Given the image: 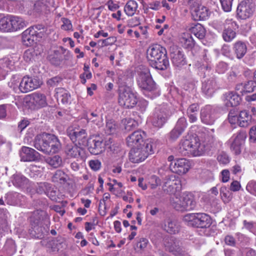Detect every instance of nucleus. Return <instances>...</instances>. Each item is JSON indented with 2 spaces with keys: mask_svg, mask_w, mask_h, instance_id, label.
<instances>
[{
  "mask_svg": "<svg viewBox=\"0 0 256 256\" xmlns=\"http://www.w3.org/2000/svg\"><path fill=\"white\" fill-rule=\"evenodd\" d=\"M50 184L47 182L40 183L36 188V192L38 194L46 193L50 188Z\"/></svg>",
  "mask_w": 256,
  "mask_h": 256,
  "instance_id": "obj_60",
  "label": "nucleus"
},
{
  "mask_svg": "<svg viewBox=\"0 0 256 256\" xmlns=\"http://www.w3.org/2000/svg\"><path fill=\"white\" fill-rule=\"evenodd\" d=\"M182 134V132L174 127L168 134V138L171 141H176Z\"/></svg>",
  "mask_w": 256,
  "mask_h": 256,
  "instance_id": "obj_54",
  "label": "nucleus"
},
{
  "mask_svg": "<svg viewBox=\"0 0 256 256\" xmlns=\"http://www.w3.org/2000/svg\"><path fill=\"white\" fill-rule=\"evenodd\" d=\"M36 54L33 50H27L24 54V58L27 62H30L34 60Z\"/></svg>",
  "mask_w": 256,
  "mask_h": 256,
  "instance_id": "obj_56",
  "label": "nucleus"
},
{
  "mask_svg": "<svg viewBox=\"0 0 256 256\" xmlns=\"http://www.w3.org/2000/svg\"><path fill=\"white\" fill-rule=\"evenodd\" d=\"M67 134L71 140L79 146H85L87 144V133L86 130L74 129L69 128L67 130Z\"/></svg>",
  "mask_w": 256,
  "mask_h": 256,
  "instance_id": "obj_10",
  "label": "nucleus"
},
{
  "mask_svg": "<svg viewBox=\"0 0 256 256\" xmlns=\"http://www.w3.org/2000/svg\"><path fill=\"white\" fill-rule=\"evenodd\" d=\"M49 134L44 132L37 135L34 142V146L38 150L44 153L49 137Z\"/></svg>",
  "mask_w": 256,
  "mask_h": 256,
  "instance_id": "obj_24",
  "label": "nucleus"
},
{
  "mask_svg": "<svg viewBox=\"0 0 256 256\" xmlns=\"http://www.w3.org/2000/svg\"><path fill=\"white\" fill-rule=\"evenodd\" d=\"M42 82L36 78L24 76L19 84V90L26 93L38 88Z\"/></svg>",
  "mask_w": 256,
  "mask_h": 256,
  "instance_id": "obj_13",
  "label": "nucleus"
},
{
  "mask_svg": "<svg viewBox=\"0 0 256 256\" xmlns=\"http://www.w3.org/2000/svg\"><path fill=\"white\" fill-rule=\"evenodd\" d=\"M254 9V3H250L248 0H244L238 6L236 15L241 20H246L252 16Z\"/></svg>",
  "mask_w": 256,
  "mask_h": 256,
  "instance_id": "obj_11",
  "label": "nucleus"
},
{
  "mask_svg": "<svg viewBox=\"0 0 256 256\" xmlns=\"http://www.w3.org/2000/svg\"><path fill=\"white\" fill-rule=\"evenodd\" d=\"M116 128V125L115 122L110 120L107 121L106 126V131L108 134H111L114 132Z\"/></svg>",
  "mask_w": 256,
  "mask_h": 256,
  "instance_id": "obj_55",
  "label": "nucleus"
},
{
  "mask_svg": "<svg viewBox=\"0 0 256 256\" xmlns=\"http://www.w3.org/2000/svg\"><path fill=\"white\" fill-rule=\"evenodd\" d=\"M183 220L188 226L202 228H208L212 224L210 216L205 213L186 214Z\"/></svg>",
  "mask_w": 256,
  "mask_h": 256,
  "instance_id": "obj_4",
  "label": "nucleus"
},
{
  "mask_svg": "<svg viewBox=\"0 0 256 256\" xmlns=\"http://www.w3.org/2000/svg\"><path fill=\"white\" fill-rule=\"evenodd\" d=\"M164 229L170 234H178L180 229V226L177 220L171 218H167L164 221Z\"/></svg>",
  "mask_w": 256,
  "mask_h": 256,
  "instance_id": "obj_27",
  "label": "nucleus"
},
{
  "mask_svg": "<svg viewBox=\"0 0 256 256\" xmlns=\"http://www.w3.org/2000/svg\"><path fill=\"white\" fill-rule=\"evenodd\" d=\"M218 142L213 136H208L206 138L204 144H201L205 147L204 152L216 148L218 146Z\"/></svg>",
  "mask_w": 256,
  "mask_h": 256,
  "instance_id": "obj_47",
  "label": "nucleus"
},
{
  "mask_svg": "<svg viewBox=\"0 0 256 256\" xmlns=\"http://www.w3.org/2000/svg\"><path fill=\"white\" fill-rule=\"evenodd\" d=\"M9 216L6 210L0 209V225H6Z\"/></svg>",
  "mask_w": 256,
  "mask_h": 256,
  "instance_id": "obj_62",
  "label": "nucleus"
},
{
  "mask_svg": "<svg viewBox=\"0 0 256 256\" xmlns=\"http://www.w3.org/2000/svg\"><path fill=\"white\" fill-rule=\"evenodd\" d=\"M47 217L46 213L42 210H37L32 212L30 216V224H40Z\"/></svg>",
  "mask_w": 256,
  "mask_h": 256,
  "instance_id": "obj_33",
  "label": "nucleus"
},
{
  "mask_svg": "<svg viewBox=\"0 0 256 256\" xmlns=\"http://www.w3.org/2000/svg\"><path fill=\"white\" fill-rule=\"evenodd\" d=\"M12 14H7L4 16L2 14H0V29L4 32H12Z\"/></svg>",
  "mask_w": 256,
  "mask_h": 256,
  "instance_id": "obj_32",
  "label": "nucleus"
},
{
  "mask_svg": "<svg viewBox=\"0 0 256 256\" xmlns=\"http://www.w3.org/2000/svg\"><path fill=\"white\" fill-rule=\"evenodd\" d=\"M136 96L130 89L120 90L119 94L118 103L126 108H132L137 104Z\"/></svg>",
  "mask_w": 256,
  "mask_h": 256,
  "instance_id": "obj_8",
  "label": "nucleus"
},
{
  "mask_svg": "<svg viewBox=\"0 0 256 256\" xmlns=\"http://www.w3.org/2000/svg\"><path fill=\"white\" fill-rule=\"evenodd\" d=\"M180 181L176 178L175 176H166L164 180L162 189L164 191L170 194H174L180 189Z\"/></svg>",
  "mask_w": 256,
  "mask_h": 256,
  "instance_id": "obj_12",
  "label": "nucleus"
},
{
  "mask_svg": "<svg viewBox=\"0 0 256 256\" xmlns=\"http://www.w3.org/2000/svg\"><path fill=\"white\" fill-rule=\"evenodd\" d=\"M34 32L29 28L24 30L22 34V40L24 44L28 46H30L39 41L34 34Z\"/></svg>",
  "mask_w": 256,
  "mask_h": 256,
  "instance_id": "obj_29",
  "label": "nucleus"
},
{
  "mask_svg": "<svg viewBox=\"0 0 256 256\" xmlns=\"http://www.w3.org/2000/svg\"><path fill=\"white\" fill-rule=\"evenodd\" d=\"M30 234L35 238L42 239L46 233L48 232L47 228L43 226L42 224H31Z\"/></svg>",
  "mask_w": 256,
  "mask_h": 256,
  "instance_id": "obj_31",
  "label": "nucleus"
},
{
  "mask_svg": "<svg viewBox=\"0 0 256 256\" xmlns=\"http://www.w3.org/2000/svg\"><path fill=\"white\" fill-rule=\"evenodd\" d=\"M137 84L142 90L152 92L156 89V84L153 80L149 69L144 66L140 68L137 78Z\"/></svg>",
  "mask_w": 256,
  "mask_h": 256,
  "instance_id": "obj_6",
  "label": "nucleus"
},
{
  "mask_svg": "<svg viewBox=\"0 0 256 256\" xmlns=\"http://www.w3.org/2000/svg\"><path fill=\"white\" fill-rule=\"evenodd\" d=\"M88 163L90 168L94 171H98L101 168V162L98 160H90Z\"/></svg>",
  "mask_w": 256,
  "mask_h": 256,
  "instance_id": "obj_64",
  "label": "nucleus"
},
{
  "mask_svg": "<svg viewBox=\"0 0 256 256\" xmlns=\"http://www.w3.org/2000/svg\"><path fill=\"white\" fill-rule=\"evenodd\" d=\"M252 116L246 110H242L240 112L238 122L241 127H246L251 123Z\"/></svg>",
  "mask_w": 256,
  "mask_h": 256,
  "instance_id": "obj_37",
  "label": "nucleus"
},
{
  "mask_svg": "<svg viewBox=\"0 0 256 256\" xmlns=\"http://www.w3.org/2000/svg\"><path fill=\"white\" fill-rule=\"evenodd\" d=\"M146 134L142 130H136L129 135L126 139L127 145L132 148L142 146Z\"/></svg>",
  "mask_w": 256,
  "mask_h": 256,
  "instance_id": "obj_15",
  "label": "nucleus"
},
{
  "mask_svg": "<svg viewBox=\"0 0 256 256\" xmlns=\"http://www.w3.org/2000/svg\"><path fill=\"white\" fill-rule=\"evenodd\" d=\"M4 248L8 252L13 253L16 251V246L14 241L12 239H8L4 244Z\"/></svg>",
  "mask_w": 256,
  "mask_h": 256,
  "instance_id": "obj_57",
  "label": "nucleus"
},
{
  "mask_svg": "<svg viewBox=\"0 0 256 256\" xmlns=\"http://www.w3.org/2000/svg\"><path fill=\"white\" fill-rule=\"evenodd\" d=\"M232 50L236 58L238 60H240L246 54L247 46L244 42L238 40L234 44Z\"/></svg>",
  "mask_w": 256,
  "mask_h": 256,
  "instance_id": "obj_28",
  "label": "nucleus"
},
{
  "mask_svg": "<svg viewBox=\"0 0 256 256\" xmlns=\"http://www.w3.org/2000/svg\"><path fill=\"white\" fill-rule=\"evenodd\" d=\"M224 101L226 107H234L238 106L241 101L239 94L234 92H228L224 95Z\"/></svg>",
  "mask_w": 256,
  "mask_h": 256,
  "instance_id": "obj_25",
  "label": "nucleus"
},
{
  "mask_svg": "<svg viewBox=\"0 0 256 256\" xmlns=\"http://www.w3.org/2000/svg\"><path fill=\"white\" fill-rule=\"evenodd\" d=\"M182 46L187 49H192L194 46V41L189 34H184L180 39Z\"/></svg>",
  "mask_w": 256,
  "mask_h": 256,
  "instance_id": "obj_48",
  "label": "nucleus"
},
{
  "mask_svg": "<svg viewBox=\"0 0 256 256\" xmlns=\"http://www.w3.org/2000/svg\"><path fill=\"white\" fill-rule=\"evenodd\" d=\"M256 86H254V82L252 81H248L244 84V94L246 93L252 92L254 91Z\"/></svg>",
  "mask_w": 256,
  "mask_h": 256,
  "instance_id": "obj_63",
  "label": "nucleus"
},
{
  "mask_svg": "<svg viewBox=\"0 0 256 256\" xmlns=\"http://www.w3.org/2000/svg\"><path fill=\"white\" fill-rule=\"evenodd\" d=\"M22 6L24 7V10L27 12L28 14H32L33 13L32 6H33V1L30 0H27L23 1L22 3Z\"/></svg>",
  "mask_w": 256,
  "mask_h": 256,
  "instance_id": "obj_59",
  "label": "nucleus"
},
{
  "mask_svg": "<svg viewBox=\"0 0 256 256\" xmlns=\"http://www.w3.org/2000/svg\"><path fill=\"white\" fill-rule=\"evenodd\" d=\"M192 34H194L199 39H202L206 35V30L200 24L197 23L190 28Z\"/></svg>",
  "mask_w": 256,
  "mask_h": 256,
  "instance_id": "obj_39",
  "label": "nucleus"
},
{
  "mask_svg": "<svg viewBox=\"0 0 256 256\" xmlns=\"http://www.w3.org/2000/svg\"><path fill=\"white\" fill-rule=\"evenodd\" d=\"M14 62L8 58H4L0 59V73L8 72V70L12 69Z\"/></svg>",
  "mask_w": 256,
  "mask_h": 256,
  "instance_id": "obj_45",
  "label": "nucleus"
},
{
  "mask_svg": "<svg viewBox=\"0 0 256 256\" xmlns=\"http://www.w3.org/2000/svg\"><path fill=\"white\" fill-rule=\"evenodd\" d=\"M200 116L202 122L206 124H213L216 119L215 110L210 105L205 106L201 110Z\"/></svg>",
  "mask_w": 256,
  "mask_h": 256,
  "instance_id": "obj_16",
  "label": "nucleus"
},
{
  "mask_svg": "<svg viewBox=\"0 0 256 256\" xmlns=\"http://www.w3.org/2000/svg\"><path fill=\"white\" fill-rule=\"evenodd\" d=\"M82 148L80 146H78L77 144L74 145H68L66 148V152L67 155L72 158H78L80 156V152Z\"/></svg>",
  "mask_w": 256,
  "mask_h": 256,
  "instance_id": "obj_38",
  "label": "nucleus"
},
{
  "mask_svg": "<svg viewBox=\"0 0 256 256\" xmlns=\"http://www.w3.org/2000/svg\"><path fill=\"white\" fill-rule=\"evenodd\" d=\"M154 152L153 142L147 140L142 146L132 148L129 153L130 160L134 163H138L145 160Z\"/></svg>",
  "mask_w": 256,
  "mask_h": 256,
  "instance_id": "obj_3",
  "label": "nucleus"
},
{
  "mask_svg": "<svg viewBox=\"0 0 256 256\" xmlns=\"http://www.w3.org/2000/svg\"><path fill=\"white\" fill-rule=\"evenodd\" d=\"M68 177V175L64 172L58 170L55 172L52 178V180L54 182L62 184L66 182Z\"/></svg>",
  "mask_w": 256,
  "mask_h": 256,
  "instance_id": "obj_50",
  "label": "nucleus"
},
{
  "mask_svg": "<svg viewBox=\"0 0 256 256\" xmlns=\"http://www.w3.org/2000/svg\"><path fill=\"white\" fill-rule=\"evenodd\" d=\"M12 32H16L22 29L26 26L24 20L21 17L12 15Z\"/></svg>",
  "mask_w": 256,
  "mask_h": 256,
  "instance_id": "obj_36",
  "label": "nucleus"
},
{
  "mask_svg": "<svg viewBox=\"0 0 256 256\" xmlns=\"http://www.w3.org/2000/svg\"><path fill=\"white\" fill-rule=\"evenodd\" d=\"M23 196L16 192H10L6 194L5 200L7 204L11 206H20Z\"/></svg>",
  "mask_w": 256,
  "mask_h": 256,
  "instance_id": "obj_30",
  "label": "nucleus"
},
{
  "mask_svg": "<svg viewBox=\"0 0 256 256\" xmlns=\"http://www.w3.org/2000/svg\"><path fill=\"white\" fill-rule=\"evenodd\" d=\"M244 227L252 232L256 233V222L252 221L244 220L243 221Z\"/></svg>",
  "mask_w": 256,
  "mask_h": 256,
  "instance_id": "obj_58",
  "label": "nucleus"
},
{
  "mask_svg": "<svg viewBox=\"0 0 256 256\" xmlns=\"http://www.w3.org/2000/svg\"><path fill=\"white\" fill-rule=\"evenodd\" d=\"M11 180L15 186L20 188L26 184L28 180L20 174H15L12 176Z\"/></svg>",
  "mask_w": 256,
  "mask_h": 256,
  "instance_id": "obj_41",
  "label": "nucleus"
},
{
  "mask_svg": "<svg viewBox=\"0 0 256 256\" xmlns=\"http://www.w3.org/2000/svg\"><path fill=\"white\" fill-rule=\"evenodd\" d=\"M188 124L186 119L182 116L178 119L174 127L183 133L187 128Z\"/></svg>",
  "mask_w": 256,
  "mask_h": 256,
  "instance_id": "obj_52",
  "label": "nucleus"
},
{
  "mask_svg": "<svg viewBox=\"0 0 256 256\" xmlns=\"http://www.w3.org/2000/svg\"><path fill=\"white\" fill-rule=\"evenodd\" d=\"M30 28L32 31L34 32V34H35L39 41L44 36L46 31V28L42 24H36Z\"/></svg>",
  "mask_w": 256,
  "mask_h": 256,
  "instance_id": "obj_44",
  "label": "nucleus"
},
{
  "mask_svg": "<svg viewBox=\"0 0 256 256\" xmlns=\"http://www.w3.org/2000/svg\"><path fill=\"white\" fill-rule=\"evenodd\" d=\"M56 96L58 100H60L63 104H68L70 102V95L67 90L62 88H56Z\"/></svg>",
  "mask_w": 256,
  "mask_h": 256,
  "instance_id": "obj_35",
  "label": "nucleus"
},
{
  "mask_svg": "<svg viewBox=\"0 0 256 256\" xmlns=\"http://www.w3.org/2000/svg\"><path fill=\"white\" fill-rule=\"evenodd\" d=\"M108 142L112 143V138H110L108 140L105 141L104 143L103 140L100 138L96 137L94 139H90L87 142L88 150L92 154H100L105 150V146L109 145Z\"/></svg>",
  "mask_w": 256,
  "mask_h": 256,
  "instance_id": "obj_9",
  "label": "nucleus"
},
{
  "mask_svg": "<svg viewBox=\"0 0 256 256\" xmlns=\"http://www.w3.org/2000/svg\"><path fill=\"white\" fill-rule=\"evenodd\" d=\"M138 6V3L135 0H128L124 6V12L128 16H132L136 13Z\"/></svg>",
  "mask_w": 256,
  "mask_h": 256,
  "instance_id": "obj_42",
  "label": "nucleus"
},
{
  "mask_svg": "<svg viewBox=\"0 0 256 256\" xmlns=\"http://www.w3.org/2000/svg\"><path fill=\"white\" fill-rule=\"evenodd\" d=\"M192 10V14L196 20H203L207 19L209 16L208 10L204 6H199Z\"/></svg>",
  "mask_w": 256,
  "mask_h": 256,
  "instance_id": "obj_26",
  "label": "nucleus"
},
{
  "mask_svg": "<svg viewBox=\"0 0 256 256\" xmlns=\"http://www.w3.org/2000/svg\"><path fill=\"white\" fill-rule=\"evenodd\" d=\"M190 168L189 162L186 158L176 159L170 162V170L180 175L186 173Z\"/></svg>",
  "mask_w": 256,
  "mask_h": 256,
  "instance_id": "obj_14",
  "label": "nucleus"
},
{
  "mask_svg": "<svg viewBox=\"0 0 256 256\" xmlns=\"http://www.w3.org/2000/svg\"><path fill=\"white\" fill-rule=\"evenodd\" d=\"M172 204L177 210H191L196 206L194 196L190 192H184L180 198L176 196L170 200Z\"/></svg>",
  "mask_w": 256,
  "mask_h": 256,
  "instance_id": "obj_5",
  "label": "nucleus"
},
{
  "mask_svg": "<svg viewBox=\"0 0 256 256\" xmlns=\"http://www.w3.org/2000/svg\"><path fill=\"white\" fill-rule=\"evenodd\" d=\"M199 109L200 106L198 104H192L189 106L187 108L186 114L190 122L193 123L196 122Z\"/></svg>",
  "mask_w": 256,
  "mask_h": 256,
  "instance_id": "obj_34",
  "label": "nucleus"
},
{
  "mask_svg": "<svg viewBox=\"0 0 256 256\" xmlns=\"http://www.w3.org/2000/svg\"><path fill=\"white\" fill-rule=\"evenodd\" d=\"M220 194L224 202H228L231 199V194L226 186L220 188Z\"/></svg>",
  "mask_w": 256,
  "mask_h": 256,
  "instance_id": "obj_53",
  "label": "nucleus"
},
{
  "mask_svg": "<svg viewBox=\"0 0 256 256\" xmlns=\"http://www.w3.org/2000/svg\"><path fill=\"white\" fill-rule=\"evenodd\" d=\"M46 4L44 0H37L33 1V13H40L46 8Z\"/></svg>",
  "mask_w": 256,
  "mask_h": 256,
  "instance_id": "obj_49",
  "label": "nucleus"
},
{
  "mask_svg": "<svg viewBox=\"0 0 256 256\" xmlns=\"http://www.w3.org/2000/svg\"><path fill=\"white\" fill-rule=\"evenodd\" d=\"M166 49L160 44L150 46L147 50V58L150 64L159 70H165L169 66Z\"/></svg>",
  "mask_w": 256,
  "mask_h": 256,
  "instance_id": "obj_1",
  "label": "nucleus"
},
{
  "mask_svg": "<svg viewBox=\"0 0 256 256\" xmlns=\"http://www.w3.org/2000/svg\"><path fill=\"white\" fill-rule=\"evenodd\" d=\"M246 135L245 132H240L234 134L229 140L230 142V149L236 154H239L241 152V146Z\"/></svg>",
  "mask_w": 256,
  "mask_h": 256,
  "instance_id": "obj_18",
  "label": "nucleus"
},
{
  "mask_svg": "<svg viewBox=\"0 0 256 256\" xmlns=\"http://www.w3.org/2000/svg\"><path fill=\"white\" fill-rule=\"evenodd\" d=\"M138 119L134 120L132 118H126L124 120V129L126 132H130L136 128L138 126Z\"/></svg>",
  "mask_w": 256,
  "mask_h": 256,
  "instance_id": "obj_51",
  "label": "nucleus"
},
{
  "mask_svg": "<svg viewBox=\"0 0 256 256\" xmlns=\"http://www.w3.org/2000/svg\"><path fill=\"white\" fill-rule=\"evenodd\" d=\"M172 114V110L167 104H162L158 106L152 120V125L158 128H162Z\"/></svg>",
  "mask_w": 256,
  "mask_h": 256,
  "instance_id": "obj_7",
  "label": "nucleus"
},
{
  "mask_svg": "<svg viewBox=\"0 0 256 256\" xmlns=\"http://www.w3.org/2000/svg\"><path fill=\"white\" fill-rule=\"evenodd\" d=\"M205 147L200 142L196 136L188 135L180 142L178 150L183 156H200L204 153Z\"/></svg>",
  "mask_w": 256,
  "mask_h": 256,
  "instance_id": "obj_2",
  "label": "nucleus"
},
{
  "mask_svg": "<svg viewBox=\"0 0 256 256\" xmlns=\"http://www.w3.org/2000/svg\"><path fill=\"white\" fill-rule=\"evenodd\" d=\"M21 160L24 162H36L40 159V154L34 149L22 146L20 152Z\"/></svg>",
  "mask_w": 256,
  "mask_h": 256,
  "instance_id": "obj_17",
  "label": "nucleus"
},
{
  "mask_svg": "<svg viewBox=\"0 0 256 256\" xmlns=\"http://www.w3.org/2000/svg\"><path fill=\"white\" fill-rule=\"evenodd\" d=\"M170 56L172 63L176 67H182L186 64L184 54L180 49L176 46L170 48Z\"/></svg>",
  "mask_w": 256,
  "mask_h": 256,
  "instance_id": "obj_19",
  "label": "nucleus"
},
{
  "mask_svg": "<svg viewBox=\"0 0 256 256\" xmlns=\"http://www.w3.org/2000/svg\"><path fill=\"white\" fill-rule=\"evenodd\" d=\"M48 58L52 64L59 66L63 60V54L59 50H54Z\"/></svg>",
  "mask_w": 256,
  "mask_h": 256,
  "instance_id": "obj_40",
  "label": "nucleus"
},
{
  "mask_svg": "<svg viewBox=\"0 0 256 256\" xmlns=\"http://www.w3.org/2000/svg\"><path fill=\"white\" fill-rule=\"evenodd\" d=\"M234 0H220L222 8L226 12H229L232 10V2Z\"/></svg>",
  "mask_w": 256,
  "mask_h": 256,
  "instance_id": "obj_61",
  "label": "nucleus"
},
{
  "mask_svg": "<svg viewBox=\"0 0 256 256\" xmlns=\"http://www.w3.org/2000/svg\"><path fill=\"white\" fill-rule=\"evenodd\" d=\"M216 88V78L214 77H212L202 82V90L206 96H211L214 92Z\"/></svg>",
  "mask_w": 256,
  "mask_h": 256,
  "instance_id": "obj_23",
  "label": "nucleus"
},
{
  "mask_svg": "<svg viewBox=\"0 0 256 256\" xmlns=\"http://www.w3.org/2000/svg\"><path fill=\"white\" fill-rule=\"evenodd\" d=\"M164 244L166 250L170 252H182L181 242L174 236H170L164 240Z\"/></svg>",
  "mask_w": 256,
  "mask_h": 256,
  "instance_id": "obj_20",
  "label": "nucleus"
},
{
  "mask_svg": "<svg viewBox=\"0 0 256 256\" xmlns=\"http://www.w3.org/2000/svg\"><path fill=\"white\" fill-rule=\"evenodd\" d=\"M44 161L54 168H57L62 164V159L58 155L46 157Z\"/></svg>",
  "mask_w": 256,
  "mask_h": 256,
  "instance_id": "obj_43",
  "label": "nucleus"
},
{
  "mask_svg": "<svg viewBox=\"0 0 256 256\" xmlns=\"http://www.w3.org/2000/svg\"><path fill=\"white\" fill-rule=\"evenodd\" d=\"M47 145L44 153L46 154L58 152L61 148V144L58 138L54 134H50Z\"/></svg>",
  "mask_w": 256,
  "mask_h": 256,
  "instance_id": "obj_21",
  "label": "nucleus"
},
{
  "mask_svg": "<svg viewBox=\"0 0 256 256\" xmlns=\"http://www.w3.org/2000/svg\"><path fill=\"white\" fill-rule=\"evenodd\" d=\"M236 32L232 28L228 26L227 28L225 27L222 34V37L223 40L226 42H232L236 36Z\"/></svg>",
  "mask_w": 256,
  "mask_h": 256,
  "instance_id": "obj_46",
  "label": "nucleus"
},
{
  "mask_svg": "<svg viewBox=\"0 0 256 256\" xmlns=\"http://www.w3.org/2000/svg\"><path fill=\"white\" fill-rule=\"evenodd\" d=\"M30 102L36 108H44L48 105L45 94L39 92H34L31 94Z\"/></svg>",
  "mask_w": 256,
  "mask_h": 256,
  "instance_id": "obj_22",
  "label": "nucleus"
}]
</instances>
